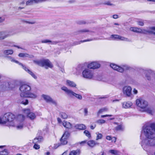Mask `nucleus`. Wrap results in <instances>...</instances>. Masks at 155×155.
Returning <instances> with one entry per match:
<instances>
[{
	"mask_svg": "<svg viewBox=\"0 0 155 155\" xmlns=\"http://www.w3.org/2000/svg\"><path fill=\"white\" fill-rule=\"evenodd\" d=\"M100 67V64L97 62H93L87 65L88 69H96L99 68Z\"/></svg>",
	"mask_w": 155,
	"mask_h": 155,
	"instance_id": "obj_15",
	"label": "nucleus"
},
{
	"mask_svg": "<svg viewBox=\"0 0 155 155\" xmlns=\"http://www.w3.org/2000/svg\"><path fill=\"white\" fill-rule=\"evenodd\" d=\"M23 97H21V99L18 100V103L20 104H22L25 105L28 104V100L24 98H22Z\"/></svg>",
	"mask_w": 155,
	"mask_h": 155,
	"instance_id": "obj_18",
	"label": "nucleus"
},
{
	"mask_svg": "<svg viewBox=\"0 0 155 155\" xmlns=\"http://www.w3.org/2000/svg\"><path fill=\"white\" fill-rule=\"evenodd\" d=\"M114 124L118 125V126L115 127V129L116 130L123 131L124 130V127L122 124L119 125L118 123L116 122H114Z\"/></svg>",
	"mask_w": 155,
	"mask_h": 155,
	"instance_id": "obj_21",
	"label": "nucleus"
},
{
	"mask_svg": "<svg viewBox=\"0 0 155 155\" xmlns=\"http://www.w3.org/2000/svg\"><path fill=\"white\" fill-rule=\"evenodd\" d=\"M146 78L149 81L155 79V74L151 70L146 71L145 72Z\"/></svg>",
	"mask_w": 155,
	"mask_h": 155,
	"instance_id": "obj_11",
	"label": "nucleus"
},
{
	"mask_svg": "<svg viewBox=\"0 0 155 155\" xmlns=\"http://www.w3.org/2000/svg\"><path fill=\"white\" fill-rule=\"evenodd\" d=\"M23 111L25 113L27 114V116L28 114L30 113L31 112L30 110L29 109H25L23 110Z\"/></svg>",
	"mask_w": 155,
	"mask_h": 155,
	"instance_id": "obj_53",
	"label": "nucleus"
},
{
	"mask_svg": "<svg viewBox=\"0 0 155 155\" xmlns=\"http://www.w3.org/2000/svg\"><path fill=\"white\" fill-rule=\"evenodd\" d=\"M136 104L138 106L143 109L146 108L148 105V103L147 101L140 98L136 100Z\"/></svg>",
	"mask_w": 155,
	"mask_h": 155,
	"instance_id": "obj_9",
	"label": "nucleus"
},
{
	"mask_svg": "<svg viewBox=\"0 0 155 155\" xmlns=\"http://www.w3.org/2000/svg\"><path fill=\"white\" fill-rule=\"evenodd\" d=\"M144 111L152 115V111L150 108L147 107L144 109Z\"/></svg>",
	"mask_w": 155,
	"mask_h": 155,
	"instance_id": "obj_39",
	"label": "nucleus"
},
{
	"mask_svg": "<svg viewBox=\"0 0 155 155\" xmlns=\"http://www.w3.org/2000/svg\"><path fill=\"white\" fill-rule=\"evenodd\" d=\"M24 97H30L32 98H35L36 97V95L34 94L29 92V91L27 93H24Z\"/></svg>",
	"mask_w": 155,
	"mask_h": 155,
	"instance_id": "obj_23",
	"label": "nucleus"
},
{
	"mask_svg": "<svg viewBox=\"0 0 155 155\" xmlns=\"http://www.w3.org/2000/svg\"><path fill=\"white\" fill-rule=\"evenodd\" d=\"M14 87L13 85L10 82L6 81L1 83L0 88L2 90H8L9 89H12Z\"/></svg>",
	"mask_w": 155,
	"mask_h": 155,
	"instance_id": "obj_8",
	"label": "nucleus"
},
{
	"mask_svg": "<svg viewBox=\"0 0 155 155\" xmlns=\"http://www.w3.org/2000/svg\"><path fill=\"white\" fill-rule=\"evenodd\" d=\"M66 84L68 86L72 87H76V84L74 82L69 80H66Z\"/></svg>",
	"mask_w": 155,
	"mask_h": 155,
	"instance_id": "obj_20",
	"label": "nucleus"
},
{
	"mask_svg": "<svg viewBox=\"0 0 155 155\" xmlns=\"http://www.w3.org/2000/svg\"><path fill=\"white\" fill-rule=\"evenodd\" d=\"M110 38L113 40H121L127 41H130V40L128 38L117 35H112Z\"/></svg>",
	"mask_w": 155,
	"mask_h": 155,
	"instance_id": "obj_12",
	"label": "nucleus"
},
{
	"mask_svg": "<svg viewBox=\"0 0 155 155\" xmlns=\"http://www.w3.org/2000/svg\"><path fill=\"white\" fill-rule=\"evenodd\" d=\"M154 138H146L142 140L141 145L144 150L147 151L150 147L155 146Z\"/></svg>",
	"mask_w": 155,
	"mask_h": 155,
	"instance_id": "obj_2",
	"label": "nucleus"
},
{
	"mask_svg": "<svg viewBox=\"0 0 155 155\" xmlns=\"http://www.w3.org/2000/svg\"><path fill=\"white\" fill-rule=\"evenodd\" d=\"M106 121L103 119H100L97 121V123L100 125L105 123Z\"/></svg>",
	"mask_w": 155,
	"mask_h": 155,
	"instance_id": "obj_44",
	"label": "nucleus"
},
{
	"mask_svg": "<svg viewBox=\"0 0 155 155\" xmlns=\"http://www.w3.org/2000/svg\"><path fill=\"white\" fill-rule=\"evenodd\" d=\"M137 28H130V30L132 31L137 32Z\"/></svg>",
	"mask_w": 155,
	"mask_h": 155,
	"instance_id": "obj_56",
	"label": "nucleus"
},
{
	"mask_svg": "<svg viewBox=\"0 0 155 155\" xmlns=\"http://www.w3.org/2000/svg\"><path fill=\"white\" fill-rule=\"evenodd\" d=\"M112 142H115L116 140V138L115 137H113L111 139Z\"/></svg>",
	"mask_w": 155,
	"mask_h": 155,
	"instance_id": "obj_62",
	"label": "nucleus"
},
{
	"mask_svg": "<svg viewBox=\"0 0 155 155\" xmlns=\"http://www.w3.org/2000/svg\"><path fill=\"white\" fill-rule=\"evenodd\" d=\"M41 42L42 43H48L49 44H51V45H54L57 43V42L56 41H51L48 39L42 40L41 41Z\"/></svg>",
	"mask_w": 155,
	"mask_h": 155,
	"instance_id": "obj_27",
	"label": "nucleus"
},
{
	"mask_svg": "<svg viewBox=\"0 0 155 155\" xmlns=\"http://www.w3.org/2000/svg\"><path fill=\"white\" fill-rule=\"evenodd\" d=\"M142 131L147 138L155 137V123L146 124Z\"/></svg>",
	"mask_w": 155,
	"mask_h": 155,
	"instance_id": "obj_1",
	"label": "nucleus"
},
{
	"mask_svg": "<svg viewBox=\"0 0 155 155\" xmlns=\"http://www.w3.org/2000/svg\"><path fill=\"white\" fill-rule=\"evenodd\" d=\"M67 138L66 137H64V136H62V137L60 140L61 143H58V144H56L54 146V147L55 148H57L61 144L62 145H65L67 144L68 142L67 141Z\"/></svg>",
	"mask_w": 155,
	"mask_h": 155,
	"instance_id": "obj_16",
	"label": "nucleus"
},
{
	"mask_svg": "<svg viewBox=\"0 0 155 155\" xmlns=\"http://www.w3.org/2000/svg\"><path fill=\"white\" fill-rule=\"evenodd\" d=\"M28 117L31 120H33L35 117V114L32 112H31L28 115Z\"/></svg>",
	"mask_w": 155,
	"mask_h": 155,
	"instance_id": "obj_35",
	"label": "nucleus"
},
{
	"mask_svg": "<svg viewBox=\"0 0 155 155\" xmlns=\"http://www.w3.org/2000/svg\"><path fill=\"white\" fill-rule=\"evenodd\" d=\"M43 138L41 136H39L35 138L33 141V143H37L41 142Z\"/></svg>",
	"mask_w": 155,
	"mask_h": 155,
	"instance_id": "obj_25",
	"label": "nucleus"
},
{
	"mask_svg": "<svg viewBox=\"0 0 155 155\" xmlns=\"http://www.w3.org/2000/svg\"><path fill=\"white\" fill-rule=\"evenodd\" d=\"M6 58L8 60L11 61L12 62H14L17 64L19 63V62L18 61L14 59L13 58L10 56H7Z\"/></svg>",
	"mask_w": 155,
	"mask_h": 155,
	"instance_id": "obj_34",
	"label": "nucleus"
},
{
	"mask_svg": "<svg viewBox=\"0 0 155 155\" xmlns=\"http://www.w3.org/2000/svg\"><path fill=\"white\" fill-rule=\"evenodd\" d=\"M18 56L20 57H28L29 56V54L27 53H20L19 54Z\"/></svg>",
	"mask_w": 155,
	"mask_h": 155,
	"instance_id": "obj_45",
	"label": "nucleus"
},
{
	"mask_svg": "<svg viewBox=\"0 0 155 155\" xmlns=\"http://www.w3.org/2000/svg\"><path fill=\"white\" fill-rule=\"evenodd\" d=\"M106 139L109 140H111V137L110 136H106Z\"/></svg>",
	"mask_w": 155,
	"mask_h": 155,
	"instance_id": "obj_60",
	"label": "nucleus"
},
{
	"mask_svg": "<svg viewBox=\"0 0 155 155\" xmlns=\"http://www.w3.org/2000/svg\"><path fill=\"white\" fill-rule=\"evenodd\" d=\"M34 3H37L36 0H29L26 2V5H30Z\"/></svg>",
	"mask_w": 155,
	"mask_h": 155,
	"instance_id": "obj_30",
	"label": "nucleus"
},
{
	"mask_svg": "<svg viewBox=\"0 0 155 155\" xmlns=\"http://www.w3.org/2000/svg\"><path fill=\"white\" fill-rule=\"evenodd\" d=\"M148 33L149 34H153L155 35V32H154L151 30H142V31L141 33H143L144 34H147Z\"/></svg>",
	"mask_w": 155,
	"mask_h": 155,
	"instance_id": "obj_29",
	"label": "nucleus"
},
{
	"mask_svg": "<svg viewBox=\"0 0 155 155\" xmlns=\"http://www.w3.org/2000/svg\"><path fill=\"white\" fill-rule=\"evenodd\" d=\"M112 115L106 114L105 115H102L101 116V117L103 118L107 117H111Z\"/></svg>",
	"mask_w": 155,
	"mask_h": 155,
	"instance_id": "obj_58",
	"label": "nucleus"
},
{
	"mask_svg": "<svg viewBox=\"0 0 155 155\" xmlns=\"http://www.w3.org/2000/svg\"><path fill=\"white\" fill-rule=\"evenodd\" d=\"M11 35L9 34H6L4 31L0 32V40H4Z\"/></svg>",
	"mask_w": 155,
	"mask_h": 155,
	"instance_id": "obj_17",
	"label": "nucleus"
},
{
	"mask_svg": "<svg viewBox=\"0 0 155 155\" xmlns=\"http://www.w3.org/2000/svg\"><path fill=\"white\" fill-rule=\"evenodd\" d=\"M27 73L30 74L34 79H36L37 78V77L31 70H30L29 71H28V72Z\"/></svg>",
	"mask_w": 155,
	"mask_h": 155,
	"instance_id": "obj_42",
	"label": "nucleus"
},
{
	"mask_svg": "<svg viewBox=\"0 0 155 155\" xmlns=\"http://www.w3.org/2000/svg\"><path fill=\"white\" fill-rule=\"evenodd\" d=\"M84 133L85 134V135L88 138H90L91 137V134L88 130H85L84 131Z\"/></svg>",
	"mask_w": 155,
	"mask_h": 155,
	"instance_id": "obj_49",
	"label": "nucleus"
},
{
	"mask_svg": "<svg viewBox=\"0 0 155 155\" xmlns=\"http://www.w3.org/2000/svg\"><path fill=\"white\" fill-rule=\"evenodd\" d=\"M118 16L117 15H113V17L114 19H117L118 18Z\"/></svg>",
	"mask_w": 155,
	"mask_h": 155,
	"instance_id": "obj_64",
	"label": "nucleus"
},
{
	"mask_svg": "<svg viewBox=\"0 0 155 155\" xmlns=\"http://www.w3.org/2000/svg\"><path fill=\"white\" fill-rule=\"evenodd\" d=\"M77 23L79 25L85 24L86 22L84 20H80L77 21Z\"/></svg>",
	"mask_w": 155,
	"mask_h": 155,
	"instance_id": "obj_52",
	"label": "nucleus"
},
{
	"mask_svg": "<svg viewBox=\"0 0 155 155\" xmlns=\"http://www.w3.org/2000/svg\"><path fill=\"white\" fill-rule=\"evenodd\" d=\"M81 151L80 149H78L76 150H73L71 151L69 155H80Z\"/></svg>",
	"mask_w": 155,
	"mask_h": 155,
	"instance_id": "obj_24",
	"label": "nucleus"
},
{
	"mask_svg": "<svg viewBox=\"0 0 155 155\" xmlns=\"http://www.w3.org/2000/svg\"><path fill=\"white\" fill-rule=\"evenodd\" d=\"M131 87L130 86H125L123 88V93L127 97L131 96Z\"/></svg>",
	"mask_w": 155,
	"mask_h": 155,
	"instance_id": "obj_13",
	"label": "nucleus"
},
{
	"mask_svg": "<svg viewBox=\"0 0 155 155\" xmlns=\"http://www.w3.org/2000/svg\"><path fill=\"white\" fill-rule=\"evenodd\" d=\"M122 107L124 108H130L132 105V103L130 102H124L122 103Z\"/></svg>",
	"mask_w": 155,
	"mask_h": 155,
	"instance_id": "obj_19",
	"label": "nucleus"
},
{
	"mask_svg": "<svg viewBox=\"0 0 155 155\" xmlns=\"http://www.w3.org/2000/svg\"><path fill=\"white\" fill-rule=\"evenodd\" d=\"M83 112L85 116H87L88 113V108H84Z\"/></svg>",
	"mask_w": 155,
	"mask_h": 155,
	"instance_id": "obj_50",
	"label": "nucleus"
},
{
	"mask_svg": "<svg viewBox=\"0 0 155 155\" xmlns=\"http://www.w3.org/2000/svg\"><path fill=\"white\" fill-rule=\"evenodd\" d=\"M61 88L62 90L64 91L68 96L71 97H74L80 100H81L82 99V97L81 95L75 93L71 90L68 89L66 86H63Z\"/></svg>",
	"mask_w": 155,
	"mask_h": 155,
	"instance_id": "obj_5",
	"label": "nucleus"
},
{
	"mask_svg": "<svg viewBox=\"0 0 155 155\" xmlns=\"http://www.w3.org/2000/svg\"><path fill=\"white\" fill-rule=\"evenodd\" d=\"M108 110V109L106 107L100 109L97 112V116H99L100 114L102 113L103 112L106 111Z\"/></svg>",
	"mask_w": 155,
	"mask_h": 155,
	"instance_id": "obj_31",
	"label": "nucleus"
},
{
	"mask_svg": "<svg viewBox=\"0 0 155 155\" xmlns=\"http://www.w3.org/2000/svg\"><path fill=\"white\" fill-rule=\"evenodd\" d=\"M96 134L97 135V136L96 139V140H99L102 139L103 137V135L102 134L99 133H96Z\"/></svg>",
	"mask_w": 155,
	"mask_h": 155,
	"instance_id": "obj_41",
	"label": "nucleus"
},
{
	"mask_svg": "<svg viewBox=\"0 0 155 155\" xmlns=\"http://www.w3.org/2000/svg\"><path fill=\"white\" fill-rule=\"evenodd\" d=\"M82 75L84 78L90 79L93 78V73L90 69L87 68L83 71Z\"/></svg>",
	"mask_w": 155,
	"mask_h": 155,
	"instance_id": "obj_10",
	"label": "nucleus"
},
{
	"mask_svg": "<svg viewBox=\"0 0 155 155\" xmlns=\"http://www.w3.org/2000/svg\"><path fill=\"white\" fill-rule=\"evenodd\" d=\"M84 69V65L83 64H79L78 65L77 67L76 68V69L78 73H79L81 72Z\"/></svg>",
	"mask_w": 155,
	"mask_h": 155,
	"instance_id": "obj_28",
	"label": "nucleus"
},
{
	"mask_svg": "<svg viewBox=\"0 0 155 155\" xmlns=\"http://www.w3.org/2000/svg\"><path fill=\"white\" fill-rule=\"evenodd\" d=\"M150 30L154 32V31H155V27H151L150 28Z\"/></svg>",
	"mask_w": 155,
	"mask_h": 155,
	"instance_id": "obj_63",
	"label": "nucleus"
},
{
	"mask_svg": "<svg viewBox=\"0 0 155 155\" xmlns=\"http://www.w3.org/2000/svg\"><path fill=\"white\" fill-rule=\"evenodd\" d=\"M89 31H90L86 29H81V30L78 31V34H79L81 33L88 32Z\"/></svg>",
	"mask_w": 155,
	"mask_h": 155,
	"instance_id": "obj_43",
	"label": "nucleus"
},
{
	"mask_svg": "<svg viewBox=\"0 0 155 155\" xmlns=\"http://www.w3.org/2000/svg\"><path fill=\"white\" fill-rule=\"evenodd\" d=\"M63 126L66 128L70 129L71 128L72 125L69 122L67 121H64L63 122Z\"/></svg>",
	"mask_w": 155,
	"mask_h": 155,
	"instance_id": "obj_22",
	"label": "nucleus"
},
{
	"mask_svg": "<svg viewBox=\"0 0 155 155\" xmlns=\"http://www.w3.org/2000/svg\"><path fill=\"white\" fill-rule=\"evenodd\" d=\"M138 24L141 26H143L144 25L143 21H137Z\"/></svg>",
	"mask_w": 155,
	"mask_h": 155,
	"instance_id": "obj_54",
	"label": "nucleus"
},
{
	"mask_svg": "<svg viewBox=\"0 0 155 155\" xmlns=\"http://www.w3.org/2000/svg\"><path fill=\"white\" fill-rule=\"evenodd\" d=\"M21 21L23 23H28L29 24H33L35 23V21H32V22H29L28 21H27L25 19H22Z\"/></svg>",
	"mask_w": 155,
	"mask_h": 155,
	"instance_id": "obj_47",
	"label": "nucleus"
},
{
	"mask_svg": "<svg viewBox=\"0 0 155 155\" xmlns=\"http://www.w3.org/2000/svg\"><path fill=\"white\" fill-rule=\"evenodd\" d=\"M18 64L19 65H21L22 67V68L27 72H28V71H29L30 70L25 65H23L22 63L19 62V63H18Z\"/></svg>",
	"mask_w": 155,
	"mask_h": 155,
	"instance_id": "obj_38",
	"label": "nucleus"
},
{
	"mask_svg": "<svg viewBox=\"0 0 155 155\" xmlns=\"http://www.w3.org/2000/svg\"><path fill=\"white\" fill-rule=\"evenodd\" d=\"M70 135L69 133L67 131H66L62 136H64V137H66L68 138Z\"/></svg>",
	"mask_w": 155,
	"mask_h": 155,
	"instance_id": "obj_48",
	"label": "nucleus"
},
{
	"mask_svg": "<svg viewBox=\"0 0 155 155\" xmlns=\"http://www.w3.org/2000/svg\"><path fill=\"white\" fill-rule=\"evenodd\" d=\"M33 62L39 66L41 67H45L46 69H48V68H52L53 67V65L48 59H42L40 60H34Z\"/></svg>",
	"mask_w": 155,
	"mask_h": 155,
	"instance_id": "obj_3",
	"label": "nucleus"
},
{
	"mask_svg": "<svg viewBox=\"0 0 155 155\" xmlns=\"http://www.w3.org/2000/svg\"><path fill=\"white\" fill-rule=\"evenodd\" d=\"M109 152L114 155H117L119 153L118 151L114 150H109Z\"/></svg>",
	"mask_w": 155,
	"mask_h": 155,
	"instance_id": "obj_37",
	"label": "nucleus"
},
{
	"mask_svg": "<svg viewBox=\"0 0 155 155\" xmlns=\"http://www.w3.org/2000/svg\"><path fill=\"white\" fill-rule=\"evenodd\" d=\"M3 44L4 46H12L11 45V42H8V41H4L3 42Z\"/></svg>",
	"mask_w": 155,
	"mask_h": 155,
	"instance_id": "obj_46",
	"label": "nucleus"
},
{
	"mask_svg": "<svg viewBox=\"0 0 155 155\" xmlns=\"http://www.w3.org/2000/svg\"><path fill=\"white\" fill-rule=\"evenodd\" d=\"M42 97L47 102L51 103L52 104L56 105V102L55 101H54L53 99L49 96L45 94H42Z\"/></svg>",
	"mask_w": 155,
	"mask_h": 155,
	"instance_id": "obj_14",
	"label": "nucleus"
},
{
	"mask_svg": "<svg viewBox=\"0 0 155 155\" xmlns=\"http://www.w3.org/2000/svg\"><path fill=\"white\" fill-rule=\"evenodd\" d=\"M19 89L21 91L20 94V96L21 97H24V93H27L31 89L30 86L25 84H22L20 86Z\"/></svg>",
	"mask_w": 155,
	"mask_h": 155,
	"instance_id": "obj_7",
	"label": "nucleus"
},
{
	"mask_svg": "<svg viewBox=\"0 0 155 155\" xmlns=\"http://www.w3.org/2000/svg\"><path fill=\"white\" fill-rule=\"evenodd\" d=\"M142 31V30L140 28H137V32L141 33Z\"/></svg>",
	"mask_w": 155,
	"mask_h": 155,
	"instance_id": "obj_59",
	"label": "nucleus"
},
{
	"mask_svg": "<svg viewBox=\"0 0 155 155\" xmlns=\"http://www.w3.org/2000/svg\"><path fill=\"white\" fill-rule=\"evenodd\" d=\"M9 152L7 149H5L3 151L0 152V155H8Z\"/></svg>",
	"mask_w": 155,
	"mask_h": 155,
	"instance_id": "obj_36",
	"label": "nucleus"
},
{
	"mask_svg": "<svg viewBox=\"0 0 155 155\" xmlns=\"http://www.w3.org/2000/svg\"><path fill=\"white\" fill-rule=\"evenodd\" d=\"M75 2H76L75 0H69L68 1V2L69 3L71 4V3H74Z\"/></svg>",
	"mask_w": 155,
	"mask_h": 155,
	"instance_id": "obj_61",
	"label": "nucleus"
},
{
	"mask_svg": "<svg viewBox=\"0 0 155 155\" xmlns=\"http://www.w3.org/2000/svg\"><path fill=\"white\" fill-rule=\"evenodd\" d=\"M110 66L113 69L121 73L123 72L124 70H129L130 68V67L126 64H122L120 66L115 64H111Z\"/></svg>",
	"mask_w": 155,
	"mask_h": 155,
	"instance_id": "obj_6",
	"label": "nucleus"
},
{
	"mask_svg": "<svg viewBox=\"0 0 155 155\" xmlns=\"http://www.w3.org/2000/svg\"><path fill=\"white\" fill-rule=\"evenodd\" d=\"M23 127V124L21 123L16 126V128L18 129H21Z\"/></svg>",
	"mask_w": 155,
	"mask_h": 155,
	"instance_id": "obj_51",
	"label": "nucleus"
},
{
	"mask_svg": "<svg viewBox=\"0 0 155 155\" xmlns=\"http://www.w3.org/2000/svg\"><path fill=\"white\" fill-rule=\"evenodd\" d=\"M75 127L80 130H83L86 129L85 126L83 124H77L75 126Z\"/></svg>",
	"mask_w": 155,
	"mask_h": 155,
	"instance_id": "obj_26",
	"label": "nucleus"
},
{
	"mask_svg": "<svg viewBox=\"0 0 155 155\" xmlns=\"http://www.w3.org/2000/svg\"><path fill=\"white\" fill-rule=\"evenodd\" d=\"M35 144L34 146V148L36 149H39L40 147V146L36 144V143H34Z\"/></svg>",
	"mask_w": 155,
	"mask_h": 155,
	"instance_id": "obj_55",
	"label": "nucleus"
},
{
	"mask_svg": "<svg viewBox=\"0 0 155 155\" xmlns=\"http://www.w3.org/2000/svg\"><path fill=\"white\" fill-rule=\"evenodd\" d=\"M94 40V39H87L83 40V41H80V42L83 43V42H86V41H92Z\"/></svg>",
	"mask_w": 155,
	"mask_h": 155,
	"instance_id": "obj_57",
	"label": "nucleus"
},
{
	"mask_svg": "<svg viewBox=\"0 0 155 155\" xmlns=\"http://www.w3.org/2000/svg\"><path fill=\"white\" fill-rule=\"evenodd\" d=\"M13 53V51L12 50H5L3 52L4 54L6 55L12 54Z\"/></svg>",
	"mask_w": 155,
	"mask_h": 155,
	"instance_id": "obj_33",
	"label": "nucleus"
},
{
	"mask_svg": "<svg viewBox=\"0 0 155 155\" xmlns=\"http://www.w3.org/2000/svg\"><path fill=\"white\" fill-rule=\"evenodd\" d=\"M60 115L62 118L64 119H66L68 117V115L65 113L61 112L60 113Z\"/></svg>",
	"mask_w": 155,
	"mask_h": 155,
	"instance_id": "obj_40",
	"label": "nucleus"
},
{
	"mask_svg": "<svg viewBox=\"0 0 155 155\" xmlns=\"http://www.w3.org/2000/svg\"><path fill=\"white\" fill-rule=\"evenodd\" d=\"M94 140H90L87 142L88 145L91 148H93L94 147Z\"/></svg>",
	"mask_w": 155,
	"mask_h": 155,
	"instance_id": "obj_32",
	"label": "nucleus"
},
{
	"mask_svg": "<svg viewBox=\"0 0 155 155\" xmlns=\"http://www.w3.org/2000/svg\"><path fill=\"white\" fill-rule=\"evenodd\" d=\"M15 118V115L11 113H6L0 117V124H5L7 122H12Z\"/></svg>",
	"mask_w": 155,
	"mask_h": 155,
	"instance_id": "obj_4",
	"label": "nucleus"
}]
</instances>
